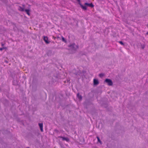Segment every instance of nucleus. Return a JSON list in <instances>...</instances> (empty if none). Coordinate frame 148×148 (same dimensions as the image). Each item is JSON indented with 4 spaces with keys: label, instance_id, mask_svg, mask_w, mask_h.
<instances>
[{
    "label": "nucleus",
    "instance_id": "obj_1",
    "mask_svg": "<svg viewBox=\"0 0 148 148\" xmlns=\"http://www.w3.org/2000/svg\"><path fill=\"white\" fill-rule=\"evenodd\" d=\"M68 47H70L71 49L74 51H76L79 48L78 46L76 45L74 43L69 45Z\"/></svg>",
    "mask_w": 148,
    "mask_h": 148
},
{
    "label": "nucleus",
    "instance_id": "obj_2",
    "mask_svg": "<svg viewBox=\"0 0 148 148\" xmlns=\"http://www.w3.org/2000/svg\"><path fill=\"white\" fill-rule=\"evenodd\" d=\"M104 82L106 83H107V84L109 86H112L113 84V82L112 80L108 78H106L105 79L104 81Z\"/></svg>",
    "mask_w": 148,
    "mask_h": 148
},
{
    "label": "nucleus",
    "instance_id": "obj_3",
    "mask_svg": "<svg viewBox=\"0 0 148 148\" xmlns=\"http://www.w3.org/2000/svg\"><path fill=\"white\" fill-rule=\"evenodd\" d=\"M58 77L57 75H54L52 78V82L55 83L58 81Z\"/></svg>",
    "mask_w": 148,
    "mask_h": 148
},
{
    "label": "nucleus",
    "instance_id": "obj_4",
    "mask_svg": "<svg viewBox=\"0 0 148 148\" xmlns=\"http://www.w3.org/2000/svg\"><path fill=\"white\" fill-rule=\"evenodd\" d=\"M84 5V6H85L86 8L87 7H89L91 8H93L94 6L92 3H88L87 2H86L85 3Z\"/></svg>",
    "mask_w": 148,
    "mask_h": 148
},
{
    "label": "nucleus",
    "instance_id": "obj_5",
    "mask_svg": "<svg viewBox=\"0 0 148 148\" xmlns=\"http://www.w3.org/2000/svg\"><path fill=\"white\" fill-rule=\"evenodd\" d=\"M78 2L79 4L80 5L81 8L84 10H87V8L85 6H84L82 5L80 3V0H76Z\"/></svg>",
    "mask_w": 148,
    "mask_h": 148
},
{
    "label": "nucleus",
    "instance_id": "obj_6",
    "mask_svg": "<svg viewBox=\"0 0 148 148\" xmlns=\"http://www.w3.org/2000/svg\"><path fill=\"white\" fill-rule=\"evenodd\" d=\"M82 73V72L81 71L79 70L77 71H76V70L75 69H74L73 70V73L76 76H78L79 75H80Z\"/></svg>",
    "mask_w": 148,
    "mask_h": 148
},
{
    "label": "nucleus",
    "instance_id": "obj_7",
    "mask_svg": "<svg viewBox=\"0 0 148 148\" xmlns=\"http://www.w3.org/2000/svg\"><path fill=\"white\" fill-rule=\"evenodd\" d=\"M59 138H62V140L63 141H66L67 142H69L70 141L69 139L67 137H64L62 136H59L58 137Z\"/></svg>",
    "mask_w": 148,
    "mask_h": 148
},
{
    "label": "nucleus",
    "instance_id": "obj_8",
    "mask_svg": "<svg viewBox=\"0 0 148 148\" xmlns=\"http://www.w3.org/2000/svg\"><path fill=\"white\" fill-rule=\"evenodd\" d=\"M43 40L47 44H48L50 43V41L48 40V38L47 36H44Z\"/></svg>",
    "mask_w": 148,
    "mask_h": 148
},
{
    "label": "nucleus",
    "instance_id": "obj_9",
    "mask_svg": "<svg viewBox=\"0 0 148 148\" xmlns=\"http://www.w3.org/2000/svg\"><path fill=\"white\" fill-rule=\"evenodd\" d=\"M99 83V81L97 79H93V84L94 85H97Z\"/></svg>",
    "mask_w": 148,
    "mask_h": 148
},
{
    "label": "nucleus",
    "instance_id": "obj_10",
    "mask_svg": "<svg viewBox=\"0 0 148 148\" xmlns=\"http://www.w3.org/2000/svg\"><path fill=\"white\" fill-rule=\"evenodd\" d=\"M38 125L40 129V131L41 132H43V124L42 123H39Z\"/></svg>",
    "mask_w": 148,
    "mask_h": 148
},
{
    "label": "nucleus",
    "instance_id": "obj_11",
    "mask_svg": "<svg viewBox=\"0 0 148 148\" xmlns=\"http://www.w3.org/2000/svg\"><path fill=\"white\" fill-rule=\"evenodd\" d=\"M47 54L48 56H51L52 55V51L51 50L48 51L47 53Z\"/></svg>",
    "mask_w": 148,
    "mask_h": 148
},
{
    "label": "nucleus",
    "instance_id": "obj_12",
    "mask_svg": "<svg viewBox=\"0 0 148 148\" xmlns=\"http://www.w3.org/2000/svg\"><path fill=\"white\" fill-rule=\"evenodd\" d=\"M77 97L80 100H82V97L81 95H79V93H78L77 94Z\"/></svg>",
    "mask_w": 148,
    "mask_h": 148
},
{
    "label": "nucleus",
    "instance_id": "obj_13",
    "mask_svg": "<svg viewBox=\"0 0 148 148\" xmlns=\"http://www.w3.org/2000/svg\"><path fill=\"white\" fill-rule=\"evenodd\" d=\"M30 10L29 9H25V11L26 12L27 14L28 15H30V13H29Z\"/></svg>",
    "mask_w": 148,
    "mask_h": 148
},
{
    "label": "nucleus",
    "instance_id": "obj_14",
    "mask_svg": "<svg viewBox=\"0 0 148 148\" xmlns=\"http://www.w3.org/2000/svg\"><path fill=\"white\" fill-rule=\"evenodd\" d=\"M62 41L64 42L65 43L67 42V41L66 39H65L63 36L62 37Z\"/></svg>",
    "mask_w": 148,
    "mask_h": 148
},
{
    "label": "nucleus",
    "instance_id": "obj_15",
    "mask_svg": "<svg viewBox=\"0 0 148 148\" xmlns=\"http://www.w3.org/2000/svg\"><path fill=\"white\" fill-rule=\"evenodd\" d=\"M18 10L21 11H23L25 10H24V9L23 7L20 6L19 7V8L18 9Z\"/></svg>",
    "mask_w": 148,
    "mask_h": 148
},
{
    "label": "nucleus",
    "instance_id": "obj_16",
    "mask_svg": "<svg viewBox=\"0 0 148 148\" xmlns=\"http://www.w3.org/2000/svg\"><path fill=\"white\" fill-rule=\"evenodd\" d=\"M97 139L98 142H99L101 144H102V142L100 140V138L98 136H97Z\"/></svg>",
    "mask_w": 148,
    "mask_h": 148
},
{
    "label": "nucleus",
    "instance_id": "obj_17",
    "mask_svg": "<svg viewBox=\"0 0 148 148\" xmlns=\"http://www.w3.org/2000/svg\"><path fill=\"white\" fill-rule=\"evenodd\" d=\"M104 74L103 73H101L99 74V76L101 78L102 77H103L104 76Z\"/></svg>",
    "mask_w": 148,
    "mask_h": 148
},
{
    "label": "nucleus",
    "instance_id": "obj_18",
    "mask_svg": "<svg viewBox=\"0 0 148 148\" xmlns=\"http://www.w3.org/2000/svg\"><path fill=\"white\" fill-rule=\"evenodd\" d=\"M119 42L120 44L121 45L124 46L125 44L124 43L121 41H119Z\"/></svg>",
    "mask_w": 148,
    "mask_h": 148
},
{
    "label": "nucleus",
    "instance_id": "obj_19",
    "mask_svg": "<svg viewBox=\"0 0 148 148\" xmlns=\"http://www.w3.org/2000/svg\"><path fill=\"white\" fill-rule=\"evenodd\" d=\"M33 133L37 135H38V132H36V130H34L33 131Z\"/></svg>",
    "mask_w": 148,
    "mask_h": 148
},
{
    "label": "nucleus",
    "instance_id": "obj_20",
    "mask_svg": "<svg viewBox=\"0 0 148 148\" xmlns=\"http://www.w3.org/2000/svg\"><path fill=\"white\" fill-rule=\"evenodd\" d=\"M103 106L105 108H107L108 107V105L106 103H104V105Z\"/></svg>",
    "mask_w": 148,
    "mask_h": 148
},
{
    "label": "nucleus",
    "instance_id": "obj_21",
    "mask_svg": "<svg viewBox=\"0 0 148 148\" xmlns=\"http://www.w3.org/2000/svg\"><path fill=\"white\" fill-rule=\"evenodd\" d=\"M54 131L57 133H58L59 132L58 130L56 129L54 130Z\"/></svg>",
    "mask_w": 148,
    "mask_h": 148
},
{
    "label": "nucleus",
    "instance_id": "obj_22",
    "mask_svg": "<svg viewBox=\"0 0 148 148\" xmlns=\"http://www.w3.org/2000/svg\"><path fill=\"white\" fill-rule=\"evenodd\" d=\"M4 49V48H3V47H2V48H0V51H2L3 49Z\"/></svg>",
    "mask_w": 148,
    "mask_h": 148
},
{
    "label": "nucleus",
    "instance_id": "obj_23",
    "mask_svg": "<svg viewBox=\"0 0 148 148\" xmlns=\"http://www.w3.org/2000/svg\"><path fill=\"white\" fill-rule=\"evenodd\" d=\"M53 39H54V40H55L56 38V37H54V36H53Z\"/></svg>",
    "mask_w": 148,
    "mask_h": 148
},
{
    "label": "nucleus",
    "instance_id": "obj_24",
    "mask_svg": "<svg viewBox=\"0 0 148 148\" xmlns=\"http://www.w3.org/2000/svg\"><path fill=\"white\" fill-rule=\"evenodd\" d=\"M144 47H145V46H143L142 47V48L143 49L144 48Z\"/></svg>",
    "mask_w": 148,
    "mask_h": 148
},
{
    "label": "nucleus",
    "instance_id": "obj_25",
    "mask_svg": "<svg viewBox=\"0 0 148 148\" xmlns=\"http://www.w3.org/2000/svg\"><path fill=\"white\" fill-rule=\"evenodd\" d=\"M69 81H70V80H68V79H67V82H69Z\"/></svg>",
    "mask_w": 148,
    "mask_h": 148
},
{
    "label": "nucleus",
    "instance_id": "obj_26",
    "mask_svg": "<svg viewBox=\"0 0 148 148\" xmlns=\"http://www.w3.org/2000/svg\"><path fill=\"white\" fill-rule=\"evenodd\" d=\"M3 48H4V49H6L7 48V47H3Z\"/></svg>",
    "mask_w": 148,
    "mask_h": 148
},
{
    "label": "nucleus",
    "instance_id": "obj_27",
    "mask_svg": "<svg viewBox=\"0 0 148 148\" xmlns=\"http://www.w3.org/2000/svg\"><path fill=\"white\" fill-rule=\"evenodd\" d=\"M148 92V90L147 91H146V93L147 94Z\"/></svg>",
    "mask_w": 148,
    "mask_h": 148
},
{
    "label": "nucleus",
    "instance_id": "obj_28",
    "mask_svg": "<svg viewBox=\"0 0 148 148\" xmlns=\"http://www.w3.org/2000/svg\"><path fill=\"white\" fill-rule=\"evenodd\" d=\"M146 34H147V35H148V32H147L146 33Z\"/></svg>",
    "mask_w": 148,
    "mask_h": 148
},
{
    "label": "nucleus",
    "instance_id": "obj_29",
    "mask_svg": "<svg viewBox=\"0 0 148 148\" xmlns=\"http://www.w3.org/2000/svg\"><path fill=\"white\" fill-rule=\"evenodd\" d=\"M21 32H23V31L22 30H21Z\"/></svg>",
    "mask_w": 148,
    "mask_h": 148
},
{
    "label": "nucleus",
    "instance_id": "obj_30",
    "mask_svg": "<svg viewBox=\"0 0 148 148\" xmlns=\"http://www.w3.org/2000/svg\"><path fill=\"white\" fill-rule=\"evenodd\" d=\"M1 45H2V46H3L4 44H3L2 43Z\"/></svg>",
    "mask_w": 148,
    "mask_h": 148
},
{
    "label": "nucleus",
    "instance_id": "obj_31",
    "mask_svg": "<svg viewBox=\"0 0 148 148\" xmlns=\"http://www.w3.org/2000/svg\"><path fill=\"white\" fill-rule=\"evenodd\" d=\"M52 42L53 43H54H54H55V42H53H53Z\"/></svg>",
    "mask_w": 148,
    "mask_h": 148
},
{
    "label": "nucleus",
    "instance_id": "obj_32",
    "mask_svg": "<svg viewBox=\"0 0 148 148\" xmlns=\"http://www.w3.org/2000/svg\"><path fill=\"white\" fill-rule=\"evenodd\" d=\"M5 62H6L7 63H8V61H6Z\"/></svg>",
    "mask_w": 148,
    "mask_h": 148
},
{
    "label": "nucleus",
    "instance_id": "obj_33",
    "mask_svg": "<svg viewBox=\"0 0 148 148\" xmlns=\"http://www.w3.org/2000/svg\"><path fill=\"white\" fill-rule=\"evenodd\" d=\"M64 82H65V83H66V81H64Z\"/></svg>",
    "mask_w": 148,
    "mask_h": 148
}]
</instances>
